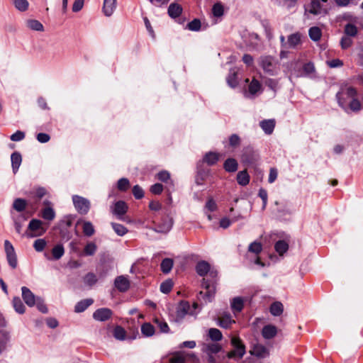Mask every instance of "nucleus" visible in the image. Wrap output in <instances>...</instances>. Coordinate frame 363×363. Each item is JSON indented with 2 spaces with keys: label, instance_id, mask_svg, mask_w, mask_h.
I'll return each mask as SVG.
<instances>
[{
  "label": "nucleus",
  "instance_id": "f257e3e1",
  "mask_svg": "<svg viewBox=\"0 0 363 363\" xmlns=\"http://www.w3.org/2000/svg\"><path fill=\"white\" fill-rule=\"evenodd\" d=\"M196 271L201 277H204L208 274L209 277L214 279L217 277V271L211 269V265L206 261H200L196 266ZM202 286L206 291H200L199 299H203L205 303L211 302L216 292L215 282L213 280L209 281L208 279L203 278L202 280Z\"/></svg>",
  "mask_w": 363,
  "mask_h": 363
},
{
  "label": "nucleus",
  "instance_id": "f03ea898",
  "mask_svg": "<svg viewBox=\"0 0 363 363\" xmlns=\"http://www.w3.org/2000/svg\"><path fill=\"white\" fill-rule=\"evenodd\" d=\"M259 65L264 72L271 76L277 75L280 71L279 61L271 56H263L259 59Z\"/></svg>",
  "mask_w": 363,
  "mask_h": 363
},
{
  "label": "nucleus",
  "instance_id": "7ed1b4c3",
  "mask_svg": "<svg viewBox=\"0 0 363 363\" xmlns=\"http://www.w3.org/2000/svg\"><path fill=\"white\" fill-rule=\"evenodd\" d=\"M46 232V228L40 220L32 219L28 227L26 235L28 238H34L43 235Z\"/></svg>",
  "mask_w": 363,
  "mask_h": 363
},
{
  "label": "nucleus",
  "instance_id": "20e7f679",
  "mask_svg": "<svg viewBox=\"0 0 363 363\" xmlns=\"http://www.w3.org/2000/svg\"><path fill=\"white\" fill-rule=\"evenodd\" d=\"M356 95L357 90L354 88L352 86L342 87L340 91L337 94V98L340 106L345 108L347 104L346 99H352L354 98Z\"/></svg>",
  "mask_w": 363,
  "mask_h": 363
},
{
  "label": "nucleus",
  "instance_id": "39448f33",
  "mask_svg": "<svg viewBox=\"0 0 363 363\" xmlns=\"http://www.w3.org/2000/svg\"><path fill=\"white\" fill-rule=\"evenodd\" d=\"M231 345L235 347L234 350L229 352L227 357L230 359L234 358L236 356L242 358L245 354V346L242 342L238 337H232Z\"/></svg>",
  "mask_w": 363,
  "mask_h": 363
},
{
  "label": "nucleus",
  "instance_id": "423d86ee",
  "mask_svg": "<svg viewBox=\"0 0 363 363\" xmlns=\"http://www.w3.org/2000/svg\"><path fill=\"white\" fill-rule=\"evenodd\" d=\"M304 10V16L306 18H309V14L317 16L327 13V11L322 8L320 0H311L309 4L305 6Z\"/></svg>",
  "mask_w": 363,
  "mask_h": 363
},
{
  "label": "nucleus",
  "instance_id": "0eeeda50",
  "mask_svg": "<svg viewBox=\"0 0 363 363\" xmlns=\"http://www.w3.org/2000/svg\"><path fill=\"white\" fill-rule=\"evenodd\" d=\"M72 201L76 210L80 214H86L90 208V202L88 199L78 196L74 195L72 196Z\"/></svg>",
  "mask_w": 363,
  "mask_h": 363
},
{
  "label": "nucleus",
  "instance_id": "6e6552de",
  "mask_svg": "<svg viewBox=\"0 0 363 363\" xmlns=\"http://www.w3.org/2000/svg\"><path fill=\"white\" fill-rule=\"evenodd\" d=\"M4 248L9 264L15 269L17 267V257L12 244L9 240H5Z\"/></svg>",
  "mask_w": 363,
  "mask_h": 363
},
{
  "label": "nucleus",
  "instance_id": "1a4fd4ad",
  "mask_svg": "<svg viewBox=\"0 0 363 363\" xmlns=\"http://www.w3.org/2000/svg\"><path fill=\"white\" fill-rule=\"evenodd\" d=\"M128 206L125 202L123 201H118L116 202L112 207V213L121 220H124L123 216L128 211Z\"/></svg>",
  "mask_w": 363,
  "mask_h": 363
},
{
  "label": "nucleus",
  "instance_id": "9d476101",
  "mask_svg": "<svg viewBox=\"0 0 363 363\" xmlns=\"http://www.w3.org/2000/svg\"><path fill=\"white\" fill-rule=\"evenodd\" d=\"M187 358L196 359V357L193 353H186L185 352H177L173 354L172 357L169 359L170 363H185Z\"/></svg>",
  "mask_w": 363,
  "mask_h": 363
},
{
  "label": "nucleus",
  "instance_id": "9b49d317",
  "mask_svg": "<svg viewBox=\"0 0 363 363\" xmlns=\"http://www.w3.org/2000/svg\"><path fill=\"white\" fill-rule=\"evenodd\" d=\"M21 291L22 298L26 305L29 307H33L35 306L37 297L34 295V294L26 286H23L21 288Z\"/></svg>",
  "mask_w": 363,
  "mask_h": 363
},
{
  "label": "nucleus",
  "instance_id": "f8f14e48",
  "mask_svg": "<svg viewBox=\"0 0 363 363\" xmlns=\"http://www.w3.org/2000/svg\"><path fill=\"white\" fill-rule=\"evenodd\" d=\"M257 159L258 156L253 150L249 147L244 149L241 157V160L243 163L251 164L255 162Z\"/></svg>",
  "mask_w": 363,
  "mask_h": 363
},
{
  "label": "nucleus",
  "instance_id": "ddd939ff",
  "mask_svg": "<svg viewBox=\"0 0 363 363\" xmlns=\"http://www.w3.org/2000/svg\"><path fill=\"white\" fill-rule=\"evenodd\" d=\"M115 287L121 292H125L130 288V281L125 276H118L114 281Z\"/></svg>",
  "mask_w": 363,
  "mask_h": 363
},
{
  "label": "nucleus",
  "instance_id": "4468645a",
  "mask_svg": "<svg viewBox=\"0 0 363 363\" xmlns=\"http://www.w3.org/2000/svg\"><path fill=\"white\" fill-rule=\"evenodd\" d=\"M112 315V311L107 308H101L97 309L93 313V318L98 321H106L108 320Z\"/></svg>",
  "mask_w": 363,
  "mask_h": 363
},
{
  "label": "nucleus",
  "instance_id": "2eb2a0df",
  "mask_svg": "<svg viewBox=\"0 0 363 363\" xmlns=\"http://www.w3.org/2000/svg\"><path fill=\"white\" fill-rule=\"evenodd\" d=\"M172 218L167 216L162 219L161 223H160L154 230L157 233H167L172 229Z\"/></svg>",
  "mask_w": 363,
  "mask_h": 363
},
{
  "label": "nucleus",
  "instance_id": "dca6fc26",
  "mask_svg": "<svg viewBox=\"0 0 363 363\" xmlns=\"http://www.w3.org/2000/svg\"><path fill=\"white\" fill-rule=\"evenodd\" d=\"M275 204L277 206L279 205V207L277 208L278 216L279 218L290 216L294 213L292 206L290 203L286 202L279 203L278 201H276Z\"/></svg>",
  "mask_w": 363,
  "mask_h": 363
},
{
  "label": "nucleus",
  "instance_id": "f3484780",
  "mask_svg": "<svg viewBox=\"0 0 363 363\" xmlns=\"http://www.w3.org/2000/svg\"><path fill=\"white\" fill-rule=\"evenodd\" d=\"M202 351L208 356L215 354L220 351L221 346L218 343H203L202 345Z\"/></svg>",
  "mask_w": 363,
  "mask_h": 363
},
{
  "label": "nucleus",
  "instance_id": "a211bd4d",
  "mask_svg": "<svg viewBox=\"0 0 363 363\" xmlns=\"http://www.w3.org/2000/svg\"><path fill=\"white\" fill-rule=\"evenodd\" d=\"M44 204L47 206L42 209L41 216L47 220H52L55 217V212L50 206V203L48 201H44Z\"/></svg>",
  "mask_w": 363,
  "mask_h": 363
},
{
  "label": "nucleus",
  "instance_id": "6ab92c4d",
  "mask_svg": "<svg viewBox=\"0 0 363 363\" xmlns=\"http://www.w3.org/2000/svg\"><path fill=\"white\" fill-rule=\"evenodd\" d=\"M235 320L232 319L231 315L229 313H223L218 318V325L223 328H229L233 323H235Z\"/></svg>",
  "mask_w": 363,
  "mask_h": 363
},
{
  "label": "nucleus",
  "instance_id": "aec40b11",
  "mask_svg": "<svg viewBox=\"0 0 363 363\" xmlns=\"http://www.w3.org/2000/svg\"><path fill=\"white\" fill-rule=\"evenodd\" d=\"M277 334V328L273 325H267L263 327L262 335L264 339H272Z\"/></svg>",
  "mask_w": 363,
  "mask_h": 363
},
{
  "label": "nucleus",
  "instance_id": "412c9836",
  "mask_svg": "<svg viewBox=\"0 0 363 363\" xmlns=\"http://www.w3.org/2000/svg\"><path fill=\"white\" fill-rule=\"evenodd\" d=\"M116 8V0H104L103 11L106 16H111Z\"/></svg>",
  "mask_w": 363,
  "mask_h": 363
},
{
  "label": "nucleus",
  "instance_id": "4be33fe9",
  "mask_svg": "<svg viewBox=\"0 0 363 363\" xmlns=\"http://www.w3.org/2000/svg\"><path fill=\"white\" fill-rule=\"evenodd\" d=\"M220 157V155L219 153L208 152L204 155L203 161L211 166L215 164L218 161Z\"/></svg>",
  "mask_w": 363,
  "mask_h": 363
},
{
  "label": "nucleus",
  "instance_id": "5701e85b",
  "mask_svg": "<svg viewBox=\"0 0 363 363\" xmlns=\"http://www.w3.org/2000/svg\"><path fill=\"white\" fill-rule=\"evenodd\" d=\"M11 340V335L8 331H2L0 333V354L4 352Z\"/></svg>",
  "mask_w": 363,
  "mask_h": 363
},
{
  "label": "nucleus",
  "instance_id": "b1692460",
  "mask_svg": "<svg viewBox=\"0 0 363 363\" xmlns=\"http://www.w3.org/2000/svg\"><path fill=\"white\" fill-rule=\"evenodd\" d=\"M190 305L186 301H181L177 311V316L180 318H184L186 314L190 312Z\"/></svg>",
  "mask_w": 363,
  "mask_h": 363
},
{
  "label": "nucleus",
  "instance_id": "393cba45",
  "mask_svg": "<svg viewBox=\"0 0 363 363\" xmlns=\"http://www.w3.org/2000/svg\"><path fill=\"white\" fill-rule=\"evenodd\" d=\"M12 169L14 173H16L22 162V157L19 152H14L11 156Z\"/></svg>",
  "mask_w": 363,
  "mask_h": 363
},
{
  "label": "nucleus",
  "instance_id": "a878e982",
  "mask_svg": "<svg viewBox=\"0 0 363 363\" xmlns=\"http://www.w3.org/2000/svg\"><path fill=\"white\" fill-rule=\"evenodd\" d=\"M252 354L255 355L257 357H264L269 354V352L266 347L262 345H256L253 350L250 352Z\"/></svg>",
  "mask_w": 363,
  "mask_h": 363
},
{
  "label": "nucleus",
  "instance_id": "bb28decb",
  "mask_svg": "<svg viewBox=\"0 0 363 363\" xmlns=\"http://www.w3.org/2000/svg\"><path fill=\"white\" fill-rule=\"evenodd\" d=\"M182 12V6L176 3H172L169 6L168 14L172 18H177L181 15Z\"/></svg>",
  "mask_w": 363,
  "mask_h": 363
},
{
  "label": "nucleus",
  "instance_id": "cd10ccee",
  "mask_svg": "<svg viewBox=\"0 0 363 363\" xmlns=\"http://www.w3.org/2000/svg\"><path fill=\"white\" fill-rule=\"evenodd\" d=\"M238 167V164L237 161L233 158L227 159L223 164V167L228 172H235L237 171Z\"/></svg>",
  "mask_w": 363,
  "mask_h": 363
},
{
  "label": "nucleus",
  "instance_id": "c85d7f7f",
  "mask_svg": "<svg viewBox=\"0 0 363 363\" xmlns=\"http://www.w3.org/2000/svg\"><path fill=\"white\" fill-rule=\"evenodd\" d=\"M92 303L93 300L91 298L82 300L76 304L74 307V311L76 313H82Z\"/></svg>",
  "mask_w": 363,
  "mask_h": 363
},
{
  "label": "nucleus",
  "instance_id": "c756f323",
  "mask_svg": "<svg viewBox=\"0 0 363 363\" xmlns=\"http://www.w3.org/2000/svg\"><path fill=\"white\" fill-rule=\"evenodd\" d=\"M243 306L244 301L240 297L234 298L231 302V308L235 314L240 313L242 310Z\"/></svg>",
  "mask_w": 363,
  "mask_h": 363
},
{
  "label": "nucleus",
  "instance_id": "7c9ffc66",
  "mask_svg": "<svg viewBox=\"0 0 363 363\" xmlns=\"http://www.w3.org/2000/svg\"><path fill=\"white\" fill-rule=\"evenodd\" d=\"M242 218V216L240 214L232 216L230 219L227 217H224L220 220V226L224 229L228 228L233 222H236Z\"/></svg>",
  "mask_w": 363,
  "mask_h": 363
},
{
  "label": "nucleus",
  "instance_id": "2f4dec72",
  "mask_svg": "<svg viewBox=\"0 0 363 363\" xmlns=\"http://www.w3.org/2000/svg\"><path fill=\"white\" fill-rule=\"evenodd\" d=\"M260 126L266 134H271L274 130L275 122L274 120H264L260 122Z\"/></svg>",
  "mask_w": 363,
  "mask_h": 363
},
{
  "label": "nucleus",
  "instance_id": "473e14b6",
  "mask_svg": "<svg viewBox=\"0 0 363 363\" xmlns=\"http://www.w3.org/2000/svg\"><path fill=\"white\" fill-rule=\"evenodd\" d=\"M237 182L241 186H246L250 182V176L247 170L240 171L237 174Z\"/></svg>",
  "mask_w": 363,
  "mask_h": 363
},
{
  "label": "nucleus",
  "instance_id": "72a5a7b5",
  "mask_svg": "<svg viewBox=\"0 0 363 363\" xmlns=\"http://www.w3.org/2000/svg\"><path fill=\"white\" fill-rule=\"evenodd\" d=\"M284 311V306L283 304L281 302L276 301L274 302L271 306L269 308V311L272 313V315L274 316H279L282 314Z\"/></svg>",
  "mask_w": 363,
  "mask_h": 363
},
{
  "label": "nucleus",
  "instance_id": "f704fd0d",
  "mask_svg": "<svg viewBox=\"0 0 363 363\" xmlns=\"http://www.w3.org/2000/svg\"><path fill=\"white\" fill-rule=\"evenodd\" d=\"M301 43V35L298 33L288 37V48H294Z\"/></svg>",
  "mask_w": 363,
  "mask_h": 363
},
{
  "label": "nucleus",
  "instance_id": "c9c22d12",
  "mask_svg": "<svg viewBox=\"0 0 363 363\" xmlns=\"http://www.w3.org/2000/svg\"><path fill=\"white\" fill-rule=\"evenodd\" d=\"M27 27L35 31H43V24L38 20L29 19L26 21Z\"/></svg>",
  "mask_w": 363,
  "mask_h": 363
},
{
  "label": "nucleus",
  "instance_id": "e433bc0d",
  "mask_svg": "<svg viewBox=\"0 0 363 363\" xmlns=\"http://www.w3.org/2000/svg\"><path fill=\"white\" fill-rule=\"evenodd\" d=\"M274 249L281 256L288 250L289 244L284 240H279L275 243Z\"/></svg>",
  "mask_w": 363,
  "mask_h": 363
},
{
  "label": "nucleus",
  "instance_id": "4c0bfd02",
  "mask_svg": "<svg viewBox=\"0 0 363 363\" xmlns=\"http://www.w3.org/2000/svg\"><path fill=\"white\" fill-rule=\"evenodd\" d=\"M12 303L16 312H17L19 314H23L25 313V306L23 305V302L21 301L19 297H14L13 298Z\"/></svg>",
  "mask_w": 363,
  "mask_h": 363
},
{
  "label": "nucleus",
  "instance_id": "58836bf2",
  "mask_svg": "<svg viewBox=\"0 0 363 363\" xmlns=\"http://www.w3.org/2000/svg\"><path fill=\"white\" fill-rule=\"evenodd\" d=\"M261 90V84L255 79H252V82L249 84L248 91L250 95H255Z\"/></svg>",
  "mask_w": 363,
  "mask_h": 363
},
{
  "label": "nucleus",
  "instance_id": "ea45409f",
  "mask_svg": "<svg viewBox=\"0 0 363 363\" xmlns=\"http://www.w3.org/2000/svg\"><path fill=\"white\" fill-rule=\"evenodd\" d=\"M173 260L170 258H165L162 260L160 267L161 270L164 274H168L172 269Z\"/></svg>",
  "mask_w": 363,
  "mask_h": 363
},
{
  "label": "nucleus",
  "instance_id": "a19ab883",
  "mask_svg": "<svg viewBox=\"0 0 363 363\" xmlns=\"http://www.w3.org/2000/svg\"><path fill=\"white\" fill-rule=\"evenodd\" d=\"M308 34L313 41H318L322 35L321 30L317 26L311 27L308 30Z\"/></svg>",
  "mask_w": 363,
  "mask_h": 363
},
{
  "label": "nucleus",
  "instance_id": "79ce46f5",
  "mask_svg": "<svg viewBox=\"0 0 363 363\" xmlns=\"http://www.w3.org/2000/svg\"><path fill=\"white\" fill-rule=\"evenodd\" d=\"M13 3L15 8L21 12L27 11L29 6V3L27 0H13Z\"/></svg>",
  "mask_w": 363,
  "mask_h": 363
},
{
  "label": "nucleus",
  "instance_id": "37998d69",
  "mask_svg": "<svg viewBox=\"0 0 363 363\" xmlns=\"http://www.w3.org/2000/svg\"><path fill=\"white\" fill-rule=\"evenodd\" d=\"M157 179L166 184H168L171 185L172 186H174L173 182L170 179V174L167 171H161L157 175Z\"/></svg>",
  "mask_w": 363,
  "mask_h": 363
},
{
  "label": "nucleus",
  "instance_id": "c03bdc74",
  "mask_svg": "<svg viewBox=\"0 0 363 363\" xmlns=\"http://www.w3.org/2000/svg\"><path fill=\"white\" fill-rule=\"evenodd\" d=\"M208 337L213 341H220L223 338L221 332L217 328H210L208 330Z\"/></svg>",
  "mask_w": 363,
  "mask_h": 363
},
{
  "label": "nucleus",
  "instance_id": "a18cd8bd",
  "mask_svg": "<svg viewBox=\"0 0 363 363\" xmlns=\"http://www.w3.org/2000/svg\"><path fill=\"white\" fill-rule=\"evenodd\" d=\"M27 206V202L23 199H16L13 203V208L18 212H21L25 210Z\"/></svg>",
  "mask_w": 363,
  "mask_h": 363
},
{
  "label": "nucleus",
  "instance_id": "49530a36",
  "mask_svg": "<svg viewBox=\"0 0 363 363\" xmlns=\"http://www.w3.org/2000/svg\"><path fill=\"white\" fill-rule=\"evenodd\" d=\"M345 34L349 37H354L357 35L358 30L356 26L352 23H347L345 26Z\"/></svg>",
  "mask_w": 363,
  "mask_h": 363
},
{
  "label": "nucleus",
  "instance_id": "de8ad7c7",
  "mask_svg": "<svg viewBox=\"0 0 363 363\" xmlns=\"http://www.w3.org/2000/svg\"><path fill=\"white\" fill-rule=\"evenodd\" d=\"M65 253L62 245H57L52 250V255L55 259H60Z\"/></svg>",
  "mask_w": 363,
  "mask_h": 363
},
{
  "label": "nucleus",
  "instance_id": "09e8293b",
  "mask_svg": "<svg viewBox=\"0 0 363 363\" xmlns=\"http://www.w3.org/2000/svg\"><path fill=\"white\" fill-rule=\"evenodd\" d=\"M111 226L114 230V232L119 236H123L128 233V229L123 225L111 223Z\"/></svg>",
  "mask_w": 363,
  "mask_h": 363
},
{
  "label": "nucleus",
  "instance_id": "8fccbe9b",
  "mask_svg": "<svg viewBox=\"0 0 363 363\" xmlns=\"http://www.w3.org/2000/svg\"><path fill=\"white\" fill-rule=\"evenodd\" d=\"M141 332L145 336L150 337L154 335L155 328L150 323H146L142 325Z\"/></svg>",
  "mask_w": 363,
  "mask_h": 363
},
{
  "label": "nucleus",
  "instance_id": "3c124183",
  "mask_svg": "<svg viewBox=\"0 0 363 363\" xmlns=\"http://www.w3.org/2000/svg\"><path fill=\"white\" fill-rule=\"evenodd\" d=\"M83 233L86 236H91L94 234L95 230L92 223L89 221H84L83 223Z\"/></svg>",
  "mask_w": 363,
  "mask_h": 363
},
{
  "label": "nucleus",
  "instance_id": "603ef678",
  "mask_svg": "<svg viewBox=\"0 0 363 363\" xmlns=\"http://www.w3.org/2000/svg\"><path fill=\"white\" fill-rule=\"evenodd\" d=\"M262 250V245L259 242L255 241L252 242L248 247V251L255 255H258Z\"/></svg>",
  "mask_w": 363,
  "mask_h": 363
},
{
  "label": "nucleus",
  "instance_id": "864d4df0",
  "mask_svg": "<svg viewBox=\"0 0 363 363\" xmlns=\"http://www.w3.org/2000/svg\"><path fill=\"white\" fill-rule=\"evenodd\" d=\"M125 330L121 326H116L113 330V336L116 339L123 340L125 338Z\"/></svg>",
  "mask_w": 363,
  "mask_h": 363
},
{
  "label": "nucleus",
  "instance_id": "5fc2aeb1",
  "mask_svg": "<svg viewBox=\"0 0 363 363\" xmlns=\"http://www.w3.org/2000/svg\"><path fill=\"white\" fill-rule=\"evenodd\" d=\"M97 247L95 243L92 242H88L84 249V252L86 255H94L96 251Z\"/></svg>",
  "mask_w": 363,
  "mask_h": 363
},
{
  "label": "nucleus",
  "instance_id": "6e6d98bb",
  "mask_svg": "<svg viewBox=\"0 0 363 363\" xmlns=\"http://www.w3.org/2000/svg\"><path fill=\"white\" fill-rule=\"evenodd\" d=\"M173 287V282L171 279H167L160 285V291L164 294H168Z\"/></svg>",
  "mask_w": 363,
  "mask_h": 363
},
{
  "label": "nucleus",
  "instance_id": "4d7b16f0",
  "mask_svg": "<svg viewBox=\"0 0 363 363\" xmlns=\"http://www.w3.org/2000/svg\"><path fill=\"white\" fill-rule=\"evenodd\" d=\"M213 15L216 17H220L223 15V6L220 3H216L212 8Z\"/></svg>",
  "mask_w": 363,
  "mask_h": 363
},
{
  "label": "nucleus",
  "instance_id": "13d9d810",
  "mask_svg": "<svg viewBox=\"0 0 363 363\" xmlns=\"http://www.w3.org/2000/svg\"><path fill=\"white\" fill-rule=\"evenodd\" d=\"M240 145V138L237 134H233L229 137V146L236 148Z\"/></svg>",
  "mask_w": 363,
  "mask_h": 363
},
{
  "label": "nucleus",
  "instance_id": "bf43d9fd",
  "mask_svg": "<svg viewBox=\"0 0 363 363\" xmlns=\"http://www.w3.org/2000/svg\"><path fill=\"white\" fill-rule=\"evenodd\" d=\"M97 281V279L96 275L94 273H88L84 277V284L92 286L95 284Z\"/></svg>",
  "mask_w": 363,
  "mask_h": 363
},
{
  "label": "nucleus",
  "instance_id": "052dcab7",
  "mask_svg": "<svg viewBox=\"0 0 363 363\" xmlns=\"http://www.w3.org/2000/svg\"><path fill=\"white\" fill-rule=\"evenodd\" d=\"M47 242L44 239H37L33 243V247L37 252H42Z\"/></svg>",
  "mask_w": 363,
  "mask_h": 363
},
{
  "label": "nucleus",
  "instance_id": "680f3d73",
  "mask_svg": "<svg viewBox=\"0 0 363 363\" xmlns=\"http://www.w3.org/2000/svg\"><path fill=\"white\" fill-rule=\"evenodd\" d=\"M130 186V183L128 179L121 178L118 180L117 187L120 191H125Z\"/></svg>",
  "mask_w": 363,
  "mask_h": 363
},
{
  "label": "nucleus",
  "instance_id": "e2e57ef3",
  "mask_svg": "<svg viewBox=\"0 0 363 363\" xmlns=\"http://www.w3.org/2000/svg\"><path fill=\"white\" fill-rule=\"evenodd\" d=\"M353 43L351 37L349 36H343L340 40L341 48L344 50L349 48Z\"/></svg>",
  "mask_w": 363,
  "mask_h": 363
},
{
  "label": "nucleus",
  "instance_id": "0e129e2a",
  "mask_svg": "<svg viewBox=\"0 0 363 363\" xmlns=\"http://www.w3.org/2000/svg\"><path fill=\"white\" fill-rule=\"evenodd\" d=\"M189 30L192 31H198L201 28V22L199 19H194L187 24Z\"/></svg>",
  "mask_w": 363,
  "mask_h": 363
},
{
  "label": "nucleus",
  "instance_id": "69168bd1",
  "mask_svg": "<svg viewBox=\"0 0 363 363\" xmlns=\"http://www.w3.org/2000/svg\"><path fill=\"white\" fill-rule=\"evenodd\" d=\"M350 108L353 111H359L361 108V104L358 99L355 97L352 99L350 102L349 103Z\"/></svg>",
  "mask_w": 363,
  "mask_h": 363
},
{
  "label": "nucleus",
  "instance_id": "338daca9",
  "mask_svg": "<svg viewBox=\"0 0 363 363\" xmlns=\"http://www.w3.org/2000/svg\"><path fill=\"white\" fill-rule=\"evenodd\" d=\"M133 194L136 199H140L144 196V191L143 189L138 185L133 186Z\"/></svg>",
  "mask_w": 363,
  "mask_h": 363
},
{
  "label": "nucleus",
  "instance_id": "774afa93",
  "mask_svg": "<svg viewBox=\"0 0 363 363\" xmlns=\"http://www.w3.org/2000/svg\"><path fill=\"white\" fill-rule=\"evenodd\" d=\"M35 304L37 306L38 309L42 312L43 313H48V308L44 303L43 299L40 297H37V300L35 301Z\"/></svg>",
  "mask_w": 363,
  "mask_h": 363
}]
</instances>
